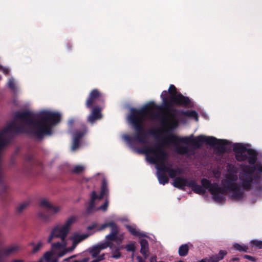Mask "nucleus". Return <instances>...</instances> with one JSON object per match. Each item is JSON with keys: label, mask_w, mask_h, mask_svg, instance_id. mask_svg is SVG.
Here are the masks:
<instances>
[{"label": "nucleus", "mask_w": 262, "mask_h": 262, "mask_svg": "<svg viewBox=\"0 0 262 262\" xmlns=\"http://www.w3.org/2000/svg\"><path fill=\"white\" fill-rule=\"evenodd\" d=\"M58 113L42 111L34 113L29 110L16 111L14 119L1 132L5 135L8 132L27 133L38 139L52 134V127L60 121Z\"/></svg>", "instance_id": "nucleus-1"}, {"label": "nucleus", "mask_w": 262, "mask_h": 262, "mask_svg": "<svg viewBox=\"0 0 262 262\" xmlns=\"http://www.w3.org/2000/svg\"><path fill=\"white\" fill-rule=\"evenodd\" d=\"M168 128L165 130L167 136L163 138L161 142L165 145L172 144L176 146V151L179 155L187 154L189 150L188 147L180 146V143L191 144L196 148H200L203 143H206L216 148L219 152L224 153L226 151V145L228 141L225 139H218L213 136L199 135L194 138L193 135L189 137H182L171 133V132L178 127L179 123L178 119L168 120Z\"/></svg>", "instance_id": "nucleus-2"}, {"label": "nucleus", "mask_w": 262, "mask_h": 262, "mask_svg": "<svg viewBox=\"0 0 262 262\" xmlns=\"http://www.w3.org/2000/svg\"><path fill=\"white\" fill-rule=\"evenodd\" d=\"M156 106L157 107L154 102H150L139 110L136 108H130L128 118L135 130V134L134 137L128 135H125L123 136L124 139L129 145H132L135 141L143 144L147 143V135L144 128L143 123L145 118L149 114L150 110L155 108Z\"/></svg>", "instance_id": "nucleus-3"}, {"label": "nucleus", "mask_w": 262, "mask_h": 262, "mask_svg": "<svg viewBox=\"0 0 262 262\" xmlns=\"http://www.w3.org/2000/svg\"><path fill=\"white\" fill-rule=\"evenodd\" d=\"M165 145L158 143L152 147L145 146L142 149L136 150L139 154L145 155L149 162L157 164V168L160 172L165 173L170 169L165 164L168 157V152L164 148Z\"/></svg>", "instance_id": "nucleus-4"}, {"label": "nucleus", "mask_w": 262, "mask_h": 262, "mask_svg": "<svg viewBox=\"0 0 262 262\" xmlns=\"http://www.w3.org/2000/svg\"><path fill=\"white\" fill-rule=\"evenodd\" d=\"M253 165L245 166L239 172V186L243 190L249 191L252 188L253 182L258 183L260 180L262 181V165L260 163Z\"/></svg>", "instance_id": "nucleus-5"}, {"label": "nucleus", "mask_w": 262, "mask_h": 262, "mask_svg": "<svg viewBox=\"0 0 262 262\" xmlns=\"http://www.w3.org/2000/svg\"><path fill=\"white\" fill-rule=\"evenodd\" d=\"M237 179V174L227 173L225 179L221 181L222 188H224L226 192L229 191L232 192L230 197L234 201H241L244 198V192L236 183Z\"/></svg>", "instance_id": "nucleus-6"}, {"label": "nucleus", "mask_w": 262, "mask_h": 262, "mask_svg": "<svg viewBox=\"0 0 262 262\" xmlns=\"http://www.w3.org/2000/svg\"><path fill=\"white\" fill-rule=\"evenodd\" d=\"M233 150L235 154V158L239 162L248 160L250 164H254L257 160V152L253 149L247 148L242 143H235Z\"/></svg>", "instance_id": "nucleus-7"}, {"label": "nucleus", "mask_w": 262, "mask_h": 262, "mask_svg": "<svg viewBox=\"0 0 262 262\" xmlns=\"http://www.w3.org/2000/svg\"><path fill=\"white\" fill-rule=\"evenodd\" d=\"M202 187L204 189H208L210 193L212 195L214 201L219 203H222L225 200L224 194H226V191L224 188L219 186L218 183H211L209 180L206 178H203L201 180Z\"/></svg>", "instance_id": "nucleus-8"}, {"label": "nucleus", "mask_w": 262, "mask_h": 262, "mask_svg": "<svg viewBox=\"0 0 262 262\" xmlns=\"http://www.w3.org/2000/svg\"><path fill=\"white\" fill-rule=\"evenodd\" d=\"M156 105L157 106V107L156 106V107L154 108V109H158L159 110H164L167 112V114L168 115V118L165 115H162L160 116V120L163 124H165L166 122H167L168 120L178 119L177 118V116L178 115H182L180 114V110L173 108H172V107H170L168 108H167L165 107L164 105L161 106H158L156 104ZM152 110H153V108Z\"/></svg>", "instance_id": "nucleus-9"}, {"label": "nucleus", "mask_w": 262, "mask_h": 262, "mask_svg": "<svg viewBox=\"0 0 262 262\" xmlns=\"http://www.w3.org/2000/svg\"><path fill=\"white\" fill-rule=\"evenodd\" d=\"M103 95L98 89H93L90 93L85 101V106L88 108L93 107L98 102L103 101Z\"/></svg>", "instance_id": "nucleus-10"}, {"label": "nucleus", "mask_w": 262, "mask_h": 262, "mask_svg": "<svg viewBox=\"0 0 262 262\" xmlns=\"http://www.w3.org/2000/svg\"><path fill=\"white\" fill-rule=\"evenodd\" d=\"M170 102L171 107H173L174 104L185 107H191L192 105L190 99L188 97L183 96L181 93H179L176 97H173Z\"/></svg>", "instance_id": "nucleus-11"}, {"label": "nucleus", "mask_w": 262, "mask_h": 262, "mask_svg": "<svg viewBox=\"0 0 262 262\" xmlns=\"http://www.w3.org/2000/svg\"><path fill=\"white\" fill-rule=\"evenodd\" d=\"M63 229L64 227L62 226L57 225L55 226L52 229L51 234L48 237V243H50L54 237L60 238L61 241L65 239L69 232Z\"/></svg>", "instance_id": "nucleus-12"}, {"label": "nucleus", "mask_w": 262, "mask_h": 262, "mask_svg": "<svg viewBox=\"0 0 262 262\" xmlns=\"http://www.w3.org/2000/svg\"><path fill=\"white\" fill-rule=\"evenodd\" d=\"M91 108L92 111L88 117V121L91 124H93L95 121L102 118V108L97 105H95Z\"/></svg>", "instance_id": "nucleus-13"}, {"label": "nucleus", "mask_w": 262, "mask_h": 262, "mask_svg": "<svg viewBox=\"0 0 262 262\" xmlns=\"http://www.w3.org/2000/svg\"><path fill=\"white\" fill-rule=\"evenodd\" d=\"M168 91L170 95V97L163 98V105L167 108L171 107L170 101L172 99L173 97H176L179 93L178 92L176 88L173 84L170 85Z\"/></svg>", "instance_id": "nucleus-14"}, {"label": "nucleus", "mask_w": 262, "mask_h": 262, "mask_svg": "<svg viewBox=\"0 0 262 262\" xmlns=\"http://www.w3.org/2000/svg\"><path fill=\"white\" fill-rule=\"evenodd\" d=\"M190 181V180L181 177H178L174 179L173 185L174 187L179 189L184 190L185 186L188 187Z\"/></svg>", "instance_id": "nucleus-15"}, {"label": "nucleus", "mask_w": 262, "mask_h": 262, "mask_svg": "<svg viewBox=\"0 0 262 262\" xmlns=\"http://www.w3.org/2000/svg\"><path fill=\"white\" fill-rule=\"evenodd\" d=\"M39 205L42 208H45L49 210L52 211L54 213L58 212L60 210V208L59 206L53 205L46 199H41L39 202Z\"/></svg>", "instance_id": "nucleus-16"}, {"label": "nucleus", "mask_w": 262, "mask_h": 262, "mask_svg": "<svg viewBox=\"0 0 262 262\" xmlns=\"http://www.w3.org/2000/svg\"><path fill=\"white\" fill-rule=\"evenodd\" d=\"M188 187L191 188L192 190L196 194L203 195L206 193V190L196 184L195 180L191 179L188 184Z\"/></svg>", "instance_id": "nucleus-17"}, {"label": "nucleus", "mask_w": 262, "mask_h": 262, "mask_svg": "<svg viewBox=\"0 0 262 262\" xmlns=\"http://www.w3.org/2000/svg\"><path fill=\"white\" fill-rule=\"evenodd\" d=\"M227 254V252L226 250H221L218 254L209 257H206V258L207 262H219L220 260L223 259Z\"/></svg>", "instance_id": "nucleus-18"}, {"label": "nucleus", "mask_w": 262, "mask_h": 262, "mask_svg": "<svg viewBox=\"0 0 262 262\" xmlns=\"http://www.w3.org/2000/svg\"><path fill=\"white\" fill-rule=\"evenodd\" d=\"M90 235L89 234H75L71 238L73 242L74 243V248H76L77 245L81 241L88 238Z\"/></svg>", "instance_id": "nucleus-19"}, {"label": "nucleus", "mask_w": 262, "mask_h": 262, "mask_svg": "<svg viewBox=\"0 0 262 262\" xmlns=\"http://www.w3.org/2000/svg\"><path fill=\"white\" fill-rule=\"evenodd\" d=\"M1 249L2 250V255L3 256L5 261H6L5 256H8L17 251H18L19 249V247L17 245L12 246L8 247V248L3 249L1 248Z\"/></svg>", "instance_id": "nucleus-20"}, {"label": "nucleus", "mask_w": 262, "mask_h": 262, "mask_svg": "<svg viewBox=\"0 0 262 262\" xmlns=\"http://www.w3.org/2000/svg\"><path fill=\"white\" fill-rule=\"evenodd\" d=\"M141 245V253L144 256L145 258L148 257L147 252L148 251V243L145 239H141L140 241Z\"/></svg>", "instance_id": "nucleus-21"}, {"label": "nucleus", "mask_w": 262, "mask_h": 262, "mask_svg": "<svg viewBox=\"0 0 262 262\" xmlns=\"http://www.w3.org/2000/svg\"><path fill=\"white\" fill-rule=\"evenodd\" d=\"M87 132V128L85 124H82L80 130H76L73 134V139H77L78 140H80Z\"/></svg>", "instance_id": "nucleus-22"}, {"label": "nucleus", "mask_w": 262, "mask_h": 262, "mask_svg": "<svg viewBox=\"0 0 262 262\" xmlns=\"http://www.w3.org/2000/svg\"><path fill=\"white\" fill-rule=\"evenodd\" d=\"M180 114L187 117L193 118L196 121L199 120V116L198 113L194 110H181Z\"/></svg>", "instance_id": "nucleus-23"}, {"label": "nucleus", "mask_w": 262, "mask_h": 262, "mask_svg": "<svg viewBox=\"0 0 262 262\" xmlns=\"http://www.w3.org/2000/svg\"><path fill=\"white\" fill-rule=\"evenodd\" d=\"M233 248L235 250L239 252H249V247L248 246L245 244H240L237 243H235L233 244Z\"/></svg>", "instance_id": "nucleus-24"}, {"label": "nucleus", "mask_w": 262, "mask_h": 262, "mask_svg": "<svg viewBox=\"0 0 262 262\" xmlns=\"http://www.w3.org/2000/svg\"><path fill=\"white\" fill-rule=\"evenodd\" d=\"M108 193V189L107 188V181L105 179H103L102 181V184L101 187V192L100 194V198H102Z\"/></svg>", "instance_id": "nucleus-25"}, {"label": "nucleus", "mask_w": 262, "mask_h": 262, "mask_svg": "<svg viewBox=\"0 0 262 262\" xmlns=\"http://www.w3.org/2000/svg\"><path fill=\"white\" fill-rule=\"evenodd\" d=\"M189 246L188 244H183L179 247L178 253L180 256H186L189 252Z\"/></svg>", "instance_id": "nucleus-26"}, {"label": "nucleus", "mask_w": 262, "mask_h": 262, "mask_svg": "<svg viewBox=\"0 0 262 262\" xmlns=\"http://www.w3.org/2000/svg\"><path fill=\"white\" fill-rule=\"evenodd\" d=\"M67 245V242L65 239L61 241V242H57L52 244V248L53 249H59L63 248L66 247Z\"/></svg>", "instance_id": "nucleus-27"}, {"label": "nucleus", "mask_w": 262, "mask_h": 262, "mask_svg": "<svg viewBox=\"0 0 262 262\" xmlns=\"http://www.w3.org/2000/svg\"><path fill=\"white\" fill-rule=\"evenodd\" d=\"M126 227L130 233L134 236L138 237H143L145 236L144 234L141 233L139 231L137 230L135 228L130 225H126Z\"/></svg>", "instance_id": "nucleus-28"}, {"label": "nucleus", "mask_w": 262, "mask_h": 262, "mask_svg": "<svg viewBox=\"0 0 262 262\" xmlns=\"http://www.w3.org/2000/svg\"><path fill=\"white\" fill-rule=\"evenodd\" d=\"M158 178L159 183L162 185H165L169 182L168 178L164 173L159 172L158 173Z\"/></svg>", "instance_id": "nucleus-29"}, {"label": "nucleus", "mask_w": 262, "mask_h": 262, "mask_svg": "<svg viewBox=\"0 0 262 262\" xmlns=\"http://www.w3.org/2000/svg\"><path fill=\"white\" fill-rule=\"evenodd\" d=\"M76 218L74 216H71L66 222L65 224L62 226L64 227V230L69 231L70 226L75 222Z\"/></svg>", "instance_id": "nucleus-30"}, {"label": "nucleus", "mask_w": 262, "mask_h": 262, "mask_svg": "<svg viewBox=\"0 0 262 262\" xmlns=\"http://www.w3.org/2000/svg\"><path fill=\"white\" fill-rule=\"evenodd\" d=\"M100 252V250L96 246H93L89 249L90 254L94 258L96 257L99 255Z\"/></svg>", "instance_id": "nucleus-31"}, {"label": "nucleus", "mask_w": 262, "mask_h": 262, "mask_svg": "<svg viewBox=\"0 0 262 262\" xmlns=\"http://www.w3.org/2000/svg\"><path fill=\"white\" fill-rule=\"evenodd\" d=\"M25 161L28 164L33 165L35 164L36 160L33 155L29 154L26 156Z\"/></svg>", "instance_id": "nucleus-32"}, {"label": "nucleus", "mask_w": 262, "mask_h": 262, "mask_svg": "<svg viewBox=\"0 0 262 262\" xmlns=\"http://www.w3.org/2000/svg\"><path fill=\"white\" fill-rule=\"evenodd\" d=\"M250 244L252 247H255L258 249H262V241L253 239L250 241Z\"/></svg>", "instance_id": "nucleus-33"}, {"label": "nucleus", "mask_w": 262, "mask_h": 262, "mask_svg": "<svg viewBox=\"0 0 262 262\" xmlns=\"http://www.w3.org/2000/svg\"><path fill=\"white\" fill-rule=\"evenodd\" d=\"M38 216L45 222H49L51 221L50 215L47 213L39 212L38 213Z\"/></svg>", "instance_id": "nucleus-34"}, {"label": "nucleus", "mask_w": 262, "mask_h": 262, "mask_svg": "<svg viewBox=\"0 0 262 262\" xmlns=\"http://www.w3.org/2000/svg\"><path fill=\"white\" fill-rule=\"evenodd\" d=\"M95 210V202L90 201L89 205L86 209V213L89 214Z\"/></svg>", "instance_id": "nucleus-35"}, {"label": "nucleus", "mask_w": 262, "mask_h": 262, "mask_svg": "<svg viewBox=\"0 0 262 262\" xmlns=\"http://www.w3.org/2000/svg\"><path fill=\"white\" fill-rule=\"evenodd\" d=\"M53 253L52 251L46 252L43 255V258L47 261L50 262L52 259Z\"/></svg>", "instance_id": "nucleus-36"}, {"label": "nucleus", "mask_w": 262, "mask_h": 262, "mask_svg": "<svg viewBox=\"0 0 262 262\" xmlns=\"http://www.w3.org/2000/svg\"><path fill=\"white\" fill-rule=\"evenodd\" d=\"M113 225L110 226V227H111V231L110 233L118 235L119 232L118 227L115 222H113Z\"/></svg>", "instance_id": "nucleus-37"}, {"label": "nucleus", "mask_w": 262, "mask_h": 262, "mask_svg": "<svg viewBox=\"0 0 262 262\" xmlns=\"http://www.w3.org/2000/svg\"><path fill=\"white\" fill-rule=\"evenodd\" d=\"M112 257L115 259H119L121 257V253L119 248H117L112 252Z\"/></svg>", "instance_id": "nucleus-38"}, {"label": "nucleus", "mask_w": 262, "mask_h": 262, "mask_svg": "<svg viewBox=\"0 0 262 262\" xmlns=\"http://www.w3.org/2000/svg\"><path fill=\"white\" fill-rule=\"evenodd\" d=\"M228 173H234L236 174L237 170L236 167L231 164H229L227 166Z\"/></svg>", "instance_id": "nucleus-39"}, {"label": "nucleus", "mask_w": 262, "mask_h": 262, "mask_svg": "<svg viewBox=\"0 0 262 262\" xmlns=\"http://www.w3.org/2000/svg\"><path fill=\"white\" fill-rule=\"evenodd\" d=\"M125 248L128 252H134L136 250V247L135 244L133 243L127 244L125 246Z\"/></svg>", "instance_id": "nucleus-40"}, {"label": "nucleus", "mask_w": 262, "mask_h": 262, "mask_svg": "<svg viewBox=\"0 0 262 262\" xmlns=\"http://www.w3.org/2000/svg\"><path fill=\"white\" fill-rule=\"evenodd\" d=\"M84 169V167L81 165H76L72 169V172L74 173H79L81 172Z\"/></svg>", "instance_id": "nucleus-41"}, {"label": "nucleus", "mask_w": 262, "mask_h": 262, "mask_svg": "<svg viewBox=\"0 0 262 262\" xmlns=\"http://www.w3.org/2000/svg\"><path fill=\"white\" fill-rule=\"evenodd\" d=\"M29 205L28 202H24L20 204L17 208V211L19 213L21 212Z\"/></svg>", "instance_id": "nucleus-42"}, {"label": "nucleus", "mask_w": 262, "mask_h": 262, "mask_svg": "<svg viewBox=\"0 0 262 262\" xmlns=\"http://www.w3.org/2000/svg\"><path fill=\"white\" fill-rule=\"evenodd\" d=\"M117 236H118L117 235H115V234H114L110 233L109 234L105 236V238L107 241H116V239L117 238Z\"/></svg>", "instance_id": "nucleus-43"}, {"label": "nucleus", "mask_w": 262, "mask_h": 262, "mask_svg": "<svg viewBox=\"0 0 262 262\" xmlns=\"http://www.w3.org/2000/svg\"><path fill=\"white\" fill-rule=\"evenodd\" d=\"M18 150H17L15 151L14 155L12 156L10 161V165L11 166H14L16 164V160L15 157L18 154Z\"/></svg>", "instance_id": "nucleus-44"}, {"label": "nucleus", "mask_w": 262, "mask_h": 262, "mask_svg": "<svg viewBox=\"0 0 262 262\" xmlns=\"http://www.w3.org/2000/svg\"><path fill=\"white\" fill-rule=\"evenodd\" d=\"M8 86L9 88L13 92H15L16 90V88L15 86V83L13 80H9L8 82Z\"/></svg>", "instance_id": "nucleus-45"}, {"label": "nucleus", "mask_w": 262, "mask_h": 262, "mask_svg": "<svg viewBox=\"0 0 262 262\" xmlns=\"http://www.w3.org/2000/svg\"><path fill=\"white\" fill-rule=\"evenodd\" d=\"M80 145V141L77 139H73V145L72 146V149L74 150L77 149Z\"/></svg>", "instance_id": "nucleus-46"}, {"label": "nucleus", "mask_w": 262, "mask_h": 262, "mask_svg": "<svg viewBox=\"0 0 262 262\" xmlns=\"http://www.w3.org/2000/svg\"><path fill=\"white\" fill-rule=\"evenodd\" d=\"M98 247L100 251L102 250L106 249L107 247L110 246V243L108 242H106L105 243L101 244L98 245H96Z\"/></svg>", "instance_id": "nucleus-47"}, {"label": "nucleus", "mask_w": 262, "mask_h": 262, "mask_svg": "<svg viewBox=\"0 0 262 262\" xmlns=\"http://www.w3.org/2000/svg\"><path fill=\"white\" fill-rule=\"evenodd\" d=\"M167 172L170 178H174L177 175V171L175 169L170 168Z\"/></svg>", "instance_id": "nucleus-48"}, {"label": "nucleus", "mask_w": 262, "mask_h": 262, "mask_svg": "<svg viewBox=\"0 0 262 262\" xmlns=\"http://www.w3.org/2000/svg\"><path fill=\"white\" fill-rule=\"evenodd\" d=\"M42 244L41 242H39L36 245H35L32 250V252L33 253H35L38 252L42 246Z\"/></svg>", "instance_id": "nucleus-49"}, {"label": "nucleus", "mask_w": 262, "mask_h": 262, "mask_svg": "<svg viewBox=\"0 0 262 262\" xmlns=\"http://www.w3.org/2000/svg\"><path fill=\"white\" fill-rule=\"evenodd\" d=\"M101 199V198H100V195L98 196L97 194H96V192L95 191H93L92 192V194H91V200L90 201H92V202H95V201L96 199Z\"/></svg>", "instance_id": "nucleus-50"}, {"label": "nucleus", "mask_w": 262, "mask_h": 262, "mask_svg": "<svg viewBox=\"0 0 262 262\" xmlns=\"http://www.w3.org/2000/svg\"><path fill=\"white\" fill-rule=\"evenodd\" d=\"M159 131L155 129H150L148 131V134L152 135V136L157 138L159 135Z\"/></svg>", "instance_id": "nucleus-51"}, {"label": "nucleus", "mask_w": 262, "mask_h": 262, "mask_svg": "<svg viewBox=\"0 0 262 262\" xmlns=\"http://www.w3.org/2000/svg\"><path fill=\"white\" fill-rule=\"evenodd\" d=\"M108 206V201H106L103 205L100 206L97 210H102L104 211H106Z\"/></svg>", "instance_id": "nucleus-52"}, {"label": "nucleus", "mask_w": 262, "mask_h": 262, "mask_svg": "<svg viewBox=\"0 0 262 262\" xmlns=\"http://www.w3.org/2000/svg\"><path fill=\"white\" fill-rule=\"evenodd\" d=\"M113 225V221L112 222H110L109 223H105V224H103V225H101V226L100 227V230H104V229H105L106 228L109 227L111 225Z\"/></svg>", "instance_id": "nucleus-53"}, {"label": "nucleus", "mask_w": 262, "mask_h": 262, "mask_svg": "<svg viewBox=\"0 0 262 262\" xmlns=\"http://www.w3.org/2000/svg\"><path fill=\"white\" fill-rule=\"evenodd\" d=\"M0 71H2L3 73L5 75H8L10 72V70L8 68L4 67L1 65H0Z\"/></svg>", "instance_id": "nucleus-54"}, {"label": "nucleus", "mask_w": 262, "mask_h": 262, "mask_svg": "<svg viewBox=\"0 0 262 262\" xmlns=\"http://www.w3.org/2000/svg\"><path fill=\"white\" fill-rule=\"evenodd\" d=\"M95 258H96V260H97V261L99 262V261L103 260L105 259V255H104V254H102L101 255H98V256Z\"/></svg>", "instance_id": "nucleus-55"}, {"label": "nucleus", "mask_w": 262, "mask_h": 262, "mask_svg": "<svg viewBox=\"0 0 262 262\" xmlns=\"http://www.w3.org/2000/svg\"><path fill=\"white\" fill-rule=\"evenodd\" d=\"M244 257L247 259H248L252 261H255L256 259L254 257L249 255H245Z\"/></svg>", "instance_id": "nucleus-56"}, {"label": "nucleus", "mask_w": 262, "mask_h": 262, "mask_svg": "<svg viewBox=\"0 0 262 262\" xmlns=\"http://www.w3.org/2000/svg\"><path fill=\"white\" fill-rule=\"evenodd\" d=\"M90 260L89 257H84L80 260H75L73 262H88Z\"/></svg>", "instance_id": "nucleus-57"}, {"label": "nucleus", "mask_w": 262, "mask_h": 262, "mask_svg": "<svg viewBox=\"0 0 262 262\" xmlns=\"http://www.w3.org/2000/svg\"><path fill=\"white\" fill-rule=\"evenodd\" d=\"M68 252V250L67 249H64L62 251L58 253L59 257H62L64 256L67 252Z\"/></svg>", "instance_id": "nucleus-58"}, {"label": "nucleus", "mask_w": 262, "mask_h": 262, "mask_svg": "<svg viewBox=\"0 0 262 262\" xmlns=\"http://www.w3.org/2000/svg\"><path fill=\"white\" fill-rule=\"evenodd\" d=\"M167 92L166 91H164L162 92L161 95V97L162 99V103L163 104V98H168L167 96Z\"/></svg>", "instance_id": "nucleus-59"}, {"label": "nucleus", "mask_w": 262, "mask_h": 262, "mask_svg": "<svg viewBox=\"0 0 262 262\" xmlns=\"http://www.w3.org/2000/svg\"><path fill=\"white\" fill-rule=\"evenodd\" d=\"M97 227V224L94 223L91 225L88 226L86 228L88 230H93Z\"/></svg>", "instance_id": "nucleus-60"}, {"label": "nucleus", "mask_w": 262, "mask_h": 262, "mask_svg": "<svg viewBox=\"0 0 262 262\" xmlns=\"http://www.w3.org/2000/svg\"><path fill=\"white\" fill-rule=\"evenodd\" d=\"M156 259L157 257L156 256H152L150 259V262H159L157 261Z\"/></svg>", "instance_id": "nucleus-61"}, {"label": "nucleus", "mask_w": 262, "mask_h": 262, "mask_svg": "<svg viewBox=\"0 0 262 262\" xmlns=\"http://www.w3.org/2000/svg\"><path fill=\"white\" fill-rule=\"evenodd\" d=\"M137 259L138 262H145L144 260L142 258V257L140 256H137Z\"/></svg>", "instance_id": "nucleus-62"}, {"label": "nucleus", "mask_w": 262, "mask_h": 262, "mask_svg": "<svg viewBox=\"0 0 262 262\" xmlns=\"http://www.w3.org/2000/svg\"><path fill=\"white\" fill-rule=\"evenodd\" d=\"M117 243L119 245L122 243V239L121 238H117Z\"/></svg>", "instance_id": "nucleus-63"}, {"label": "nucleus", "mask_w": 262, "mask_h": 262, "mask_svg": "<svg viewBox=\"0 0 262 262\" xmlns=\"http://www.w3.org/2000/svg\"><path fill=\"white\" fill-rule=\"evenodd\" d=\"M11 262H24V260L21 259H14L12 260Z\"/></svg>", "instance_id": "nucleus-64"}]
</instances>
